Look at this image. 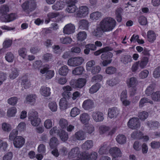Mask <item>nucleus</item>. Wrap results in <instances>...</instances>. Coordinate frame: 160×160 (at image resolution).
<instances>
[{
	"label": "nucleus",
	"instance_id": "obj_61",
	"mask_svg": "<svg viewBox=\"0 0 160 160\" xmlns=\"http://www.w3.org/2000/svg\"><path fill=\"white\" fill-rule=\"evenodd\" d=\"M101 68L99 66H96L92 68L90 70L91 72L93 74L98 73L101 70Z\"/></svg>",
	"mask_w": 160,
	"mask_h": 160
},
{
	"label": "nucleus",
	"instance_id": "obj_25",
	"mask_svg": "<svg viewBox=\"0 0 160 160\" xmlns=\"http://www.w3.org/2000/svg\"><path fill=\"white\" fill-rule=\"evenodd\" d=\"M109 51H107L103 52L101 56L102 59L104 60L106 59H110L112 57L113 54L111 52H109Z\"/></svg>",
	"mask_w": 160,
	"mask_h": 160
},
{
	"label": "nucleus",
	"instance_id": "obj_49",
	"mask_svg": "<svg viewBox=\"0 0 160 160\" xmlns=\"http://www.w3.org/2000/svg\"><path fill=\"white\" fill-rule=\"evenodd\" d=\"M122 10L121 9L118 8L117 9L115 12L116 15V18L118 22H120L122 20L121 13Z\"/></svg>",
	"mask_w": 160,
	"mask_h": 160
},
{
	"label": "nucleus",
	"instance_id": "obj_41",
	"mask_svg": "<svg viewBox=\"0 0 160 160\" xmlns=\"http://www.w3.org/2000/svg\"><path fill=\"white\" fill-rule=\"evenodd\" d=\"M32 125L35 127L38 126L41 122L40 119L38 117L35 118H32L29 120Z\"/></svg>",
	"mask_w": 160,
	"mask_h": 160
},
{
	"label": "nucleus",
	"instance_id": "obj_17",
	"mask_svg": "<svg viewBox=\"0 0 160 160\" xmlns=\"http://www.w3.org/2000/svg\"><path fill=\"white\" fill-rule=\"evenodd\" d=\"M74 136L78 140H83L86 138V133L83 131L79 130L75 133Z\"/></svg>",
	"mask_w": 160,
	"mask_h": 160
},
{
	"label": "nucleus",
	"instance_id": "obj_28",
	"mask_svg": "<svg viewBox=\"0 0 160 160\" xmlns=\"http://www.w3.org/2000/svg\"><path fill=\"white\" fill-rule=\"evenodd\" d=\"M80 119L82 123H86L89 120V116L87 113H82L80 115Z\"/></svg>",
	"mask_w": 160,
	"mask_h": 160
},
{
	"label": "nucleus",
	"instance_id": "obj_2",
	"mask_svg": "<svg viewBox=\"0 0 160 160\" xmlns=\"http://www.w3.org/2000/svg\"><path fill=\"white\" fill-rule=\"evenodd\" d=\"M34 0L26 2L22 5L23 10L27 13H29L36 8V4Z\"/></svg>",
	"mask_w": 160,
	"mask_h": 160
},
{
	"label": "nucleus",
	"instance_id": "obj_33",
	"mask_svg": "<svg viewBox=\"0 0 160 160\" xmlns=\"http://www.w3.org/2000/svg\"><path fill=\"white\" fill-rule=\"evenodd\" d=\"M116 139L117 142L120 144H123L125 143L126 141V137L122 134L118 135L117 136Z\"/></svg>",
	"mask_w": 160,
	"mask_h": 160
},
{
	"label": "nucleus",
	"instance_id": "obj_22",
	"mask_svg": "<svg viewBox=\"0 0 160 160\" xmlns=\"http://www.w3.org/2000/svg\"><path fill=\"white\" fill-rule=\"evenodd\" d=\"M93 146V142L92 140H87L82 146V148L84 150H88Z\"/></svg>",
	"mask_w": 160,
	"mask_h": 160
},
{
	"label": "nucleus",
	"instance_id": "obj_15",
	"mask_svg": "<svg viewBox=\"0 0 160 160\" xmlns=\"http://www.w3.org/2000/svg\"><path fill=\"white\" fill-rule=\"evenodd\" d=\"M127 84L129 88H134L137 85L138 81L137 78L134 77H132L127 80Z\"/></svg>",
	"mask_w": 160,
	"mask_h": 160
},
{
	"label": "nucleus",
	"instance_id": "obj_63",
	"mask_svg": "<svg viewBox=\"0 0 160 160\" xmlns=\"http://www.w3.org/2000/svg\"><path fill=\"white\" fill-rule=\"evenodd\" d=\"M98 154L94 152H92L89 155L88 159V160H96L97 158Z\"/></svg>",
	"mask_w": 160,
	"mask_h": 160
},
{
	"label": "nucleus",
	"instance_id": "obj_20",
	"mask_svg": "<svg viewBox=\"0 0 160 160\" xmlns=\"http://www.w3.org/2000/svg\"><path fill=\"white\" fill-rule=\"evenodd\" d=\"M40 92L42 95L45 97H48L51 94L50 89L48 87L42 86L40 89Z\"/></svg>",
	"mask_w": 160,
	"mask_h": 160
},
{
	"label": "nucleus",
	"instance_id": "obj_9",
	"mask_svg": "<svg viewBox=\"0 0 160 160\" xmlns=\"http://www.w3.org/2000/svg\"><path fill=\"white\" fill-rule=\"evenodd\" d=\"M80 153V149L78 147L72 148L68 153V157L70 158H73L78 157Z\"/></svg>",
	"mask_w": 160,
	"mask_h": 160
},
{
	"label": "nucleus",
	"instance_id": "obj_3",
	"mask_svg": "<svg viewBox=\"0 0 160 160\" xmlns=\"http://www.w3.org/2000/svg\"><path fill=\"white\" fill-rule=\"evenodd\" d=\"M84 61V59L81 57H75L69 59L68 64L70 66L75 67L80 65Z\"/></svg>",
	"mask_w": 160,
	"mask_h": 160
},
{
	"label": "nucleus",
	"instance_id": "obj_40",
	"mask_svg": "<svg viewBox=\"0 0 160 160\" xmlns=\"http://www.w3.org/2000/svg\"><path fill=\"white\" fill-rule=\"evenodd\" d=\"M59 15V13L57 12H50L48 13L47 15L48 19L46 21V22H47V23H48L50 21V19L56 18Z\"/></svg>",
	"mask_w": 160,
	"mask_h": 160
},
{
	"label": "nucleus",
	"instance_id": "obj_62",
	"mask_svg": "<svg viewBox=\"0 0 160 160\" xmlns=\"http://www.w3.org/2000/svg\"><path fill=\"white\" fill-rule=\"evenodd\" d=\"M12 153L11 152L7 153L3 157V160H11L13 157Z\"/></svg>",
	"mask_w": 160,
	"mask_h": 160
},
{
	"label": "nucleus",
	"instance_id": "obj_24",
	"mask_svg": "<svg viewBox=\"0 0 160 160\" xmlns=\"http://www.w3.org/2000/svg\"><path fill=\"white\" fill-rule=\"evenodd\" d=\"M69 69L66 65H64L59 68L58 70L59 74L62 76H66L68 74Z\"/></svg>",
	"mask_w": 160,
	"mask_h": 160
},
{
	"label": "nucleus",
	"instance_id": "obj_46",
	"mask_svg": "<svg viewBox=\"0 0 160 160\" xmlns=\"http://www.w3.org/2000/svg\"><path fill=\"white\" fill-rule=\"evenodd\" d=\"M118 83V79L116 78L109 79L107 81V84L110 86L112 87Z\"/></svg>",
	"mask_w": 160,
	"mask_h": 160
},
{
	"label": "nucleus",
	"instance_id": "obj_11",
	"mask_svg": "<svg viewBox=\"0 0 160 160\" xmlns=\"http://www.w3.org/2000/svg\"><path fill=\"white\" fill-rule=\"evenodd\" d=\"M75 27L72 24H67L63 28V32L65 34H70L73 33L75 31Z\"/></svg>",
	"mask_w": 160,
	"mask_h": 160
},
{
	"label": "nucleus",
	"instance_id": "obj_10",
	"mask_svg": "<svg viewBox=\"0 0 160 160\" xmlns=\"http://www.w3.org/2000/svg\"><path fill=\"white\" fill-rule=\"evenodd\" d=\"M94 106V102L91 99H88L84 101L82 107L86 110H89L92 108Z\"/></svg>",
	"mask_w": 160,
	"mask_h": 160
},
{
	"label": "nucleus",
	"instance_id": "obj_47",
	"mask_svg": "<svg viewBox=\"0 0 160 160\" xmlns=\"http://www.w3.org/2000/svg\"><path fill=\"white\" fill-rule=\"evenodd\" d=\"M80 113V110L77 107L72 108L70 112V116L73 117H75Z\"/></svg>",
	"mask_w": 160,
	"mask_h": 160
},
{
	"label": "nucleus",
	"instance_id": "obj_53",
	"mask_svg": "<svg viewBox=\"0 0 160 160\" xmlns=\"http://www.w3.org/2000/svg\"><path fill=\"white\" fill-rule=\"evenodd\" d=\"M2 129L5 132H9L11 129L10 124L6 122H3L2 124Z\"/></svg>",
	"mask_w": 160,
	"mask_h": 160
},
{
	"label": "nucleus",
	"instance_id": "obj_23",
	"mask_svg": "<svg viewBox=\"0 0 160 160\" xmlns=\"http://www.w3.org/2000/svg\"><path fill=\"white\" fill-rule=\"evenodd\" d=\"M59 144L58 139L55 137L52 138L50 140L49 145L51 149H54L56 148Z\"/></svg>",
	"mask_w": 160,
	"mask_h": 160
},
{
	"label": "nucleus",
	"instance_id": "obj_26",
	"mask_svg": "<svg viewBox=\"0 0 160 160\" xmlns=\"http://www.w3.org/2000/svg\"><path fill=\"white\" fill-rule=\"evenodd\" d=\"M121 62L124 64H127L132 61V57L129 55H125L121 58Z\"/></svg>",
	"mask_w": 160,
	"mask_h": 160
},
{
	"label": "nucleus",
	"instance_id": "obj_44",
	"mask_svg": "<svg viewBox=\"0 0 160 160\" xmlns=\"http://www.w3.org/2000/svg\"><path fill=\"white\" fill-rule=\"evenodd\" d=\"M59 124L62 128H66L68 125V122L66 119L61 118L59 120Z\"/></svg>",
	"mask_w": 160,
	"mask_h": 160
},
{
	"label": "nucleus",
	"instance_id": "obj_6",
	"mask_svg": "<svg viewBox=\"0 0 160 160\" xmlns=\"http://www.w3.org/2000/svg\"><path fill=\"white\" fill-rule=\"evenodd\" d=\"M128 125L130 128L135 129L140 127V123L138 118H133L129 120Z\"/></svg>",
	"mask_w": 160,
	"mask_h": 160
},
{
	"label": "nucleus",
	"instance_id": "obj_59",
	"mask_svg": "<svg viewBox=\"0 0 160 160\" xmlns=\"http://www.w3.org/2000/svg\"><path fill=\"white\" fill-rule=\"evenodd\" d=\"M18 99L17 97H14L9 98L8 100V104L12 105H15L18 101Z\"/></svg>",
	"mask_w": 160,
	"mask_h": 160
},
{
	"label": "nucleus",
	"instance_id": "obj_5",
	"mask_svg": "<svg viewBox=\"0 0 160 160\" xmlns=\"http://www.w3.org/2000/svg\"><path fill=\"white\" fill-rule=\"evenodd\" d=\"M88 13V8L85 6L80 7L76 12L75 16L76 18H84Z\"/></svg>",
	"mask_w": 160,
	"mask_h": 160
},
{
	"label": "nucleus",
	"instance_id": "obj_57",
	"mask_svg": "<svg viewBox=\"0 0 160 160\" xmlns=\"http://www.w3.org/2000/svg\"><path fill=\"white\" fill-rule=\"evenodd\" d=\"M60 41L63 44H68L71 43L72 41V39L68 37H62L60 38Z\"/></svg>",
	"mask_w": 160,
	"mask_h": 160
},
{
	"label": "nucleus",
	"instance_id": "obj_16",
	"mask_svg": "<svg viewBox=\"0 0 160 160\" xmlns=\"http://www.w3.org/2000/svg\"><path fill=\"white\" fill-rule=\"evenodd\" d=\"M148 61V58L144 57L142 58L140 61H138L137 62L139 65V68L141 69H142L146 66Z\"/></svg>",
	"mask_w": 160,
	"mask_h": 160
},
{
	"label": "nucleus",
	"instance_id": "obj_37",
	"mask_svg": "<svg viewBox=\"0 0 160 160\" xmlns=\"http://www.w3.org/2000/svg\"><path fill=\"white\" fill-rule=\"evenodd\" d=\"M16 112V108L13 107L9 108L7 112V116L8 117H12L15 116Z\"/></svg>",
	"mask_w": 160,
	"mask_h": 160
},
{
	"label": "nucleus",
	"instance_id": "obj_1",
	"mask_svg": "<svg viewBox=\"0 0 160 160\" xmlns=\"http://www.w3.org/2000/svg\"><path fill=\"white\" fill-rule=\"evenodd\" d=\"M116 22L115 19L110 17H106L100 22L99 25L103 32L112 31L116 26Z\"/></svg>",
	"mask_w": 160,
	"mask_h": 160
},
{
	"label": "nucleus",
	"instance_id": "obj_7",
	"mask_svg": "<svg viewBox=\"0 0 160 160\" xmlns=\"http://www.w3.org/2000/svg\"><path fill=\"white\" fill-rule=\"evenodd\" d=\"M25 140L24 138L21 136H18L16 137L13 141L14 146L16 148H20L24 144Z\"/></svg>",
	"mask_w": 160,
	"mask_h": 160
},
{
	"label": "nucleus",
	"instance_id": "obj_58",
	"mask_svg": "<svg viewBox=\"0 0 160 160\" xmlns=\"http://www.w3.org/2000/svg\"><path fill=\"white\" fill-rule=\"evenodd\" d=\"M19 55L23 58H24L27 55V52L26 49L24 48L20 49L18 51Z\"/></svg>",
	"mask_w": 160,
	"mask_h": 160
},
{
	"label": "nucleus",
	"instance_id": "obj_14",
	"mask_svg": "<svg viewBox=\"0 0 160 160\" xmlns=\"http://www.w3.org/2000/svg\"><path fill=\"white\" fill-rule=\"evenodd\" d=\"M104 115L100 112H94L92 113V116L93 119L96 122H101L104 119Z\"/></svg>",
	"mask_w": 160,
	"mask_h": 160
},
{
	"label": "nucleus",
	"instance_id": "obj_50",
	"mask_svg": "<svg viewBox=\"0 0 160 160\" xmlns=\"http://www.w3.org/2000/svg\"><path fill=\"white\" fill-rule=\"evenodd\" d=\"M148 113L145 111L140 112L138 114V117L142 120H144L148 117Z\"/></svg>",
	"mask_w": 160,
	"mask_h": 160
},
{
	"label": "nucleus",
	"instance_id": "obj_52",
	"mask_svg": "<svg viewBox=\"0 0 160 160\" xmlns=\"http://www.w3.org/2000/svg\"><path fill=\"white\" fill-rule=\"evenodd\" d=\"M38 117V113L34 110H30L28 114V118L29 120L32 118H35Z\"/></svg>",
	"mask_w": 160,
	"mask_h": 160
},
{
	"label": "nucleus",
	"instance_id": "obj_31",
	"mask_svg": "<svg viewBox=\"0 0 160 160\" xmlns=\"http://www.w3.org/2000/svg\"><path fill=\"white\" fill-rule=\"evenodd\" d=\"M148 40L150 42H152L156 39V35L154 32L151 30L149 31L147 33Z\"/></svg>",
	"mask_w": 160,
	"mask_h": 160
},
{
	"label": "nucleus",
	"instance_id": "obj_48",
	"mask_svg": "<svg viewBox=\"0 0 160 160\" xmlns=\"http://www.w3.org/2000/svg\"><path fill=\"white\" fill-rule=\"evenodd\" d=\"M142 135V133L141 132L135 131L131 134V136L134 139H141Z\"/></svg>",
	"mask_w": 160,
	"mask_h": 160
},
{
	"label": "nucleus",
	"instance_id": "obj_36",
	"mask_svg": "<svg viewBox=\"0 0 160 160\" xmlns=\"http://www.w3.org/2000/svg\"><path fill=\"white\" fill-rule=\"evenodd\" d=\"M113 48L110 47H106L100 49L94 52V54L95 56H98L101 53H103V52L107 51H112Z\"/></svg>",
	"mask_w": 160,
	"mask_h": 160
},
{
	"label": "nucleus",
	"instance_id": "obj_43",
	"mask_svg": "<svg viewBox=\"0 0 160 160\" xmlns=\"http://www.w3.org/2000/svg\"><path fill=\"white\" fill-rule=\"evenodd\" d=\"M59 136L61 139L63 141H67L68 138V135L64 131H62L59 134Z\"/></svg>",
	"mask_w": 160,
	"mask_h": 160
},
{
	"label": "nucleus",
	"instance_id": "obj_30",
	"mask_svg": "<svg viewBox=\"0 0 160 160\" xmlns=\"http://www.w3.org/2000/svg\"><path fill=\"white\" fill-rule=\"evenodd\" d=\"M21 84L25 89H26L29 88L30 86V83L28 78L24 77H23L22 80Z\"/></svg>",
	"mask_w": 160,
	"mask_h": 160
},
{
	"label": "nucleus",
	"instance_id": "obj_45",
	"mask_svg": "<svg viewBox=\"0 0 160 160\" xmlns=\"http://www.w3.org/2000/svg\"><path fill=\"white\" fill-rule=\"evenodd\" d=\"M77 36L78 40L83 41L86 38L87 34L84 31L80 32L77 34Z\"/></svg>",
	"mask_w": 160,
	"mask_h": 160
},
{
	"label": "nucleus",
	"instance_id": "obj_51",
	"mask_svg": "<svg viewBox=\"0 0 160 160\" xmlns=\"http://www.w3.org/2000/svg\"><path fill=\"white\" fill-rule=\"evenodd\" d=\"M9 8L8 6L7 5H3L1 8L0 13L2 14V15H6V14L9 12Z\"/></svg>",
	"mask_w": 160,
	"mask_h": 160
},
{
	"label": "nucleus",
	"instance_id": "obj_19",
	"mask_svg": "<svg viewBox=\"0 0 160 160\" xmlns=\"http://www.w3.org/2000/svg\"><path fill=\"white\" fill-rule=\"evenodd\" d=\"M19 75L18 71L15 68H12L9 71V76L10 78L13 79Z\"/></svg>",
	"mask_w": 160,
	"mask_h": 160
},
{
	"label": "nucleus",
	"instance_id": "obj_18",
	"mask_svg": "<svg viewBox=\"0 0 160 160\" xmlns=\"http://www.w3.org/2000/svg\"><path fill=\"white\" fill-rule=\"evenodd\" d=\"M156 88V85L155 84H151L148 86L147 88L145 93L148 96L152 95L153 93L154 92V90Z\"/></svg>",
	"mask_w": 160,
	"mask_h": 160
},
{
	"label": "nucleus",
	"instance_id": "obj_55",
	"mask_svg": "<svg viewBox=\"0 0 160 160\" xmlns=\"http://www.w3.org/2000/svg\"><path fill=\"white\" fill-rule=\"evenodd\" d=\"M105 71L107 74H112L116 72V69L114 67L110 66L107 68Z\"/></svg>",
	"mask_w": 160,
	"mask_h": 160
},
{
	"label": "nucleus",
	"instance_id": "obj_39",
	"mask_svg": "<svg viewBox=\"0 0 160 160\" xmlns=\"http://www.w3.org/2000/svg\"><path fill=\"white\" fill-rule=\"evenodd\" d=\"M63 8V5L62 2L59 1L57 2L56 3L52 6V9L55 10H58Z\"/></svg>",
	"mask_w": 160,
	"mask_h": 160
},
{
	"label": "nucleus",
	"instance_id": "obj_64",
	"mask_svg": "<svg viewBox=\"0 0 160 160\" xmlns=\"http://www.w3.org/2000/svg\"><path fill=\"white\" fill-rule=\"evenodd\" d=\"M88 154L86 152L82 153L80 154V156L78 157V160H88Z\"/></svg>",
	"mask_w": 160,
	"mask_h": 160
},
{
	"label": "nucleus",
	"instance_id": "obj_32",
	"mask_svg": "<svg viewBox=\"0 0 160 160\" xmlns=\"http://www.w3.org/2000/svg\"><path fill=\"white\" fill-rule=\"evenodd\" d=\"M152 100L155 102H160V91L153 92L151 95Z\"/></svg>",
	"mask_w": 160,
	"mask_h": 160
},
{
	"label": "nucleus",
	"instance_id": "obj_42",
	"mask_svg": "<svg viewBox=\"0 0 160 160\" xmlns=\"http://www.w3.org/2000/svg\"><path fill=\"white\" fill-rule=\"evenodd\" d=\"M147 102H149L151 104H153V102L152 101L147 98H144L140 100L139 102V107L140 108L142 107L143 106L144 104Z\"/></svg>",
	"mask_w": 160,
	"mask_h": 160
},
{
	"label": "nucleus",
	"instance_id": "obj_34",
	"mask_svg": "<svg viewBox=\"0 0 160 160\" xmlns=\"http://www.w3.org/2000/svg\"><path fill=\"white\" fill-rule=\"evenodd\" d=\"M84 68L82 67H76L72 71V73L75 75H80L82 73Z\"/></svg>",
	"mask_w": 160,
	"mask_h": 160
},
{
	"label": "nucleus",
	"instance_id": "obj_29",
	"mask_svg": "<svg viewBox=\"0 0 160 160\" xmlns=\"http://www.w3.org/2000/svg\"><path fill=\"white\" fill-rule=\"evenodd\" d=\"M100 87V84L96 83L92 85L89 89V92L91 94H93L96 92Z\"/></svg>",
	"mask_w": 160,
	"mask_h": 160
},
{
	"label": "nucleus",
	"instance_id": "obj_21",
	"mask_svg": "<svg viewBox=\"0 0 160 160\" xmlns=\"http://www.w3.org/2000/svg\"><path fill=\"white\" fill-rule=\"evenodd\" d=\"M103 32V30L100 26L97 27L92 32V34L93 36L97 38H99L102 35Z\"/></svg>",
	"mask_w": 160,
	"mask_h": 160
},
{
	"label": "nucleus",
	"instance_id": "obj_35",
	"mask_svg": "<svg viewBox=\"0 0 160 160\" xmlns=\"http://www.w3.org/2000/svg\"><path fill=\"white\" fill-rule=\"evenodd\" d=\"M101 13L98 12H95L90 14V18L93 20H97L101 17Z\"/></svg>",
	"mask_w": 160,
	"mask_h": 160
},
{
	"label": "nucleus",
	"instance_id": "obj_13",
	"mask_svg": "<svg viewBox=\"0 0 160 160\" xmlns=\"http://www.w3.org/2000/svg\"><path fill=\"white\" fill-rule=\"evenodd\" d=\"M109 152L112 157H120L122 156L121 150L119 148L117 147H114L110 148L109 150Z\"/></svg>",
	"mask_w": 160,
	"mask_h": 160
},
{
	"label": "nucleus",
	"instance_id": "obj_8",
	"mask_svg": "<svg viewBox=\"0 0 160 160\" xmlns=\"http://www.w3.org/2000/svg\"><path fill=\"white\" fill-rule=\"evenodd\" d=\"M16 18V15L13 13L8 15H2L0 17V20L3 22H8L12 21Z\"/></svg>",
	"mask_w": 160,
	"mask_h": 160
},
{
	"label": "nucleus",
	"instance_id": "obj_60",
	"mask_svg": "<svg viewBox=\"0 0 160 160\" xmlns=\"http://www.w3.org/2000/svg\"><path fill=\"white\" fill-rule=\"evenodd\" d=\"M153 76L155 78L160 77V66L156 68L153 73Z\"/></svg>",
	"mask_w": 160,
	"mask_h": 160
},
{
	"label": "nucleus",
	"instance_id": "obj_12",
	"mask_svg": "<svg viewBox=\"0 0 160 160\" xmlns=\"http://www.w3.org/2000/svg\"><path fill=\"white\" fill-rule=\"evenodd\" d=\"M119 111L115 107L109 108L108 113V117L110 118H116L119 114Z\"/></svg>",
	"mask_w": 160,
	"mask_h": 160
},
{
	"label": "nucleus",
	"instance_id": "obj_38",
	"mask_svg": "<svg viewBox=\"0 0 160 160\" xmlns=\"http://www.w3.org/2000/svg\"><path fill=\"white\" fill-rule=\"evenodd\" d=\"M59 105L61 109L63 110L66 109L68 106V103L66 99L62 98L59 102Z\"/></svg>",
	"mask_w": 160,
	"mask_h": 160
},
{
	"label": "nucleus",
	"instance_id": "obj_4",
	"mask_svg": "<svg viewBox=\"0 0 160 160\" xmlns=\"http://www.w3.org/2000/svg\"><path fill=\"white\" fill-rule=\"evenodd\" d=\"M86 80L84 78H80L72 80L70 82V85L75 88H82L86 84Z\"/></svg>",
	"mask_w": 160,
	"mask_h": 160
},
{
	"label": "nucleus",
	"instance_id": "obj_54",
	"mask_svg": "<svg viewBox=\"0 0 160 160\" xmlns=\"http://www.w3.org/2000/svg\"><path fill=\"white\" fill-rule=\"evenodd\" d=\"M108 150V148L106 144H104L102 145L100 148L98 153L101 155L106 154Z\"/></svg>",
	"mask_w": 160,
	"mask_h": 160
},
{
	"label": "nucleus",
	"instance_id": "obj_56",
	"mask_svg": "<svg viewBox=\"0 0 160 160\" xmlns=\"http://www.w3.org/2000/svg\"><path fill=\"white\" fill-rule=\"evenodd\" d=\"M42 62L41 60H37L33 63L32 66L35 69H39L42 67Z\"/></svg>",
	"mask_w": 160,
	"mask_h": 160
},
{
	"label": "nucleus",
	"instance_id": "obj_27",
	"mask_svg": "<svg viewBox=\"0 0 160 160\" xmlns=\"http://www.w3.org/2000/svg\"><path fill=\"white\" fill-rule=\"evenodd\" d=\"M79 28L87 29L89 26V22L86 19L80 20L78 22Z\"/></svg>",
	"mask_w": 160,
	"mask_h": 160
}]
</instances>
